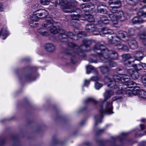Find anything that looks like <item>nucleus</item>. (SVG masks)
Returning <instances> with one entry per match:
<instances>
[{
    "instance_id": "obj_14",
    "label": "nucleus",
    "mask_w": 146,
    "mask_h": 146,
    "mask_svg": "<svg viewBox=\"0 0 146 146\" xmlns=\"http://www.w3.org/2000/svg\"><path fill=\"white\" fill-rule=\"evenodd\" d=\"M83 42L84 44L80 46V48H82V50L84 51H88L90 49L89 46L92 43L91 40L86 39L83 40Z\"/></svg>"
},
{
    "instance_id": "obj_46",
    "label": "nucleus",
    "mask_w": 146,
    "mask_h": 146,
    "mask_svg": "<svg viewBox=\"0 0 146 146\" xmlns=\"http://www.w3.org/2000/svg\"><path fill=\"white\" fill-rule=\"evenodd\" d=\"M123 60L125 62L126 60L131 58V55L129 54H125L122 55Z\"/></svg>"
},
{
    "instance_id": "obj_58",
    "label": "nucleus",
    "mask_w": 146,
    "mask_h": 146,
    "mask_svg": "<svg viewBox=\"0 0 146 146\" xmlns=\"http://www.w3.org/2000/svg\"><path fill=\"white\" fill-rule=\"evenodd\" d=\"M2 3H0V11H2L3 9Z\"/></svg>"
},
{
    "instance_id": "obj_20",
    "label": "nucleus",
    "mask_w": 146,
    "mask_h": 146,
    "mask_svg": "<svg viewBox=\"0 0 146 146\" xmlns=\"http://www.w3.org/2000/svg\"><path fill=\"white\" fill-rule=\"evenodd\" d=\"M136 29L134 28H130L128 30V35H127L128 38H135L136 37L135 34Z\"/></svg>"
},
{
    "instance_id": "obj_35",
    "label": "nucleus",
    "mask_w": 146,
    "mask_h": 146,
    "mask_svg": "<svg viewBox=\"0 0 146 146\" xmlns=\"http://www.w3.org/2000/svg\"><path fill=\"white\" fill-rule=\"evenodd\" d=\"M58 1L57 0H54L52 1V3L53 4L52 5L49 6L48 9L50 11H53L54 9V8L56 7L58 5Z\"/></svg>"
},
{
    "instance_id": "obj_47",
    "label": "nucleus",
    "mask_w": 146,
    "mask_h": 146,
    "mask_svg": "<svg viewBox=\"0 0 146 146\" xmlns=\"http://www.w3.org/2000/svg\"><path fill=\"white\" fill-rule=\"evenodd\" d=\"M77 36L78 37L81 38H83L84 37L86 36V34L85 32L82 31L78 34Z\"/></svg>"
},
{
    "instance_id": "obj_41",
    "label": "nucleus",
    "mask_w": 146,
    "mask_h": 146,
    "mask_svg": "<svg viewBox=\"0 0 146 146\" xmlns=\"http://www.w3.org/2000/svg\"><path fill=\"white\" fill-rule=\"evenodd\" d=\"M89 61L91 63H97L98 62L97 56L95 55L92 56L89 59Z\"/></svg>"
},
{
    "instance_id": "obj_48",
    "label": "nucleus",
    "mask_w": 146,
    "mask_h": 146,
    "mask_svg": "<svg viewBox=\"0 0 146 146\" xmlns=\"http://www.w3.org/2000/svg\"><path fill=\"white\" fill-rule=\"evenodd\" d=\"M65 53L68 54H70L73 56H74L75 53L74 51L72 50H67L65 51Z\"/></svg>"
},
{
    "instance_id": "obj_10",
    "label": "nucleus",
    "mask_w": 146,
    "mask_h": 146,
    "mask_svg": "<svg viewBox=\"0 0 146 146\" xmlns=\"http://www.w3.org/2000/svg\"><path fill=\"white\" fill-rule=\"evenodd\" d=\"M113 33V31L111 29H108L106 28H103L100 30L99 29L98 33H94V35H100L101 36H104L105 34H109V35H112L111 34Z\"/></svg>"
},
{
    "instance_id": "obj_50",
    "label": "nucleus",
    "mask_w": 146,
    "mask_h": 146,
    "mask_svg": "<svg viewBox=\"0 0 146 146\" xmlns=\"http://www.w3.org/2000/svg\"><path fill=\"white\" fill-rule=\"evenodd\" d=\"M141 81L143 85L146 86V75H143L142 77Z\"/></svg>"
},
{
    "instance_id": "obj_60",
    "label": "nucleus",
    "mask_w": 146,
    "mask_h": 146,
    "mask_svg": "<svg viewBox=\"0 0 146 146\" xmlns=\"http://www.w3.org/2000/svg\"><path fill=\"white\" fill-rule=\"evenodd\" d=\"M141 122H145L146 121V119L145 118H142L140 120Z\"/></svg>"
},
{
    "instance_id": "obj_4",
    "label": "nucleus",
    "mask_w": 146,
    "mask_h": 146,
    "mask_svg": "<svg viewBox=\"0 0 146 146\" xmlns=\"http://www.w3.org/2000/svg\"><path fill=\"white\" fill-rule=\"evenodd\" d=\"M52 19L51 17H48L44 21L41 27L37 30L38 33L40 35L47 36L49 35V33L48 30L49 28L52 26Z\"/></svg>"
},
{
    "instance_id": "obj_27",
    "label": "nucleus",
    "mask_w": 146,
    "mask_h": 146,
    "mask_svg": "<svg viewBox=\"0 0 146 146\" xmlns=\"http://www.w3.org/2000/svg\"><path fill=\"white\" fill-rule=\"evenodd\" d=\"M117 19L121 21H123L126 19V17L123 12L122 11H119L117 13Z\"/></svg>"
},
{
    "instance_id": "obj_19",
    "label": "nucleus",
    "mask_w": 146,
    "mask_h": 146,
    "mask_svg": "<svg viewBox=\"0 0 146 146\" xmlns=\"http://www.w3.org/2000/svg\"><path fill=\"white\" fill-rule=\"evenodd\" d=\"M94 4L92 3L82 4L81 5V8L86 12H89L90 9H89L91 7L93 6Z\"/></svg>"
},
{
    "instance_id": "obj_21",
    "label": "nucleus",
    "mask_w": 146,
    "mask_h": 146,
    "mask_svg": "<svg viewBox=\"0 0 146 146\" xmlns=\"http://www.w3.org/2000/svg\"><path fill=\"white\" fill-rule=\"evenodd\" d=\"M104 82L107 84V86L111 88H113L115 83L113 82L110 78L108 76H106L104 79Z\"/></svg>"
},
{
    "instance_id": "obj_64",
    "label": "nucleus",
    "mask_w": 146,
    "mask_h": 146,
    "mask_svg": "<svg viewBox=\"0 0 146 146\" xmlns=\"http://www.w3.org/2000/svg\"><path fill=\"white\" fill-rule=\"evenodd\" d=\"M32 0H27V1H26V2L27 3H29V2L31 1Z\"/></svg>"
},
{
    "instance_id": "obj_61",
    "label": "nucleus",
    "mask_w": 146,
    "mask_h": 146,
    "mask_svg": "<svg viewBox=\"0 0 146 146\" xmlns=\"http://www.w3.org/2000/svg\"><path fill=\"white\" fill-rule=\"evenodd\" d=\"M140 2H142L143 3H146V0H138Z\"/></svg>"
},
{
    "instance_id": "obj_6",
    "label": "nucleus",
    "mask_w": 146,
    "mask_h": 146,
    "mask_svg": "<svg viewBox=\"0 0 146 146\" xmlns=\"http://www.w3.org/2000/svg\"><path fill=\"white\" fill-rule=\"evenodd\" d=\"M121 76L115 75L113 76V79L114 80L113 82H115L113 87L118 88L120 87L121 89L122 86H127V85H125V84H123L122 82H127L130 80L129 76L125 74L121 75Z\"/></svg>"
},
{
    "instance_id": "obj_52",
    "label": "nucleus",
    "mask_w": 146,
    "mask_h": 146,
    "mask_svg": "<svg viewBox=\"0 0 146 146\" xmlns=\"http://www.w3.org/2000/svg\"><path fill=\"white\" fill-rule=\"evenodd\" d=\"M90 82V81L89 80H85L83 87L84 86H87L89 84Z\"/></svg>"
},
{
    "instance_id": "obj_42",
    "label": "nucleus",
    "mask_w": 146,
    "mask_h": 146,
    "mask_svg": "<svg viewBox=\"0 0 146 146\" xmlns=\"http://www.w3.org/2000/svg\"><path fill=\"white\" fill-rule=\"evenodd\" d=\"M30 26L33 28H35L38 27L39 24L38 23H36L35 21L31 20L29 23Z\"/></svg>"
},
{
    "instance_id": "obj_40",
    "label": "nucleus",
    "mask_w": 146,
    "mask_h": 146,
    "mask_svg": "<svg viewBox=\"0 0 146 146\" xmlns=\"http://www.w3.org/2000/svg\"><path fill=\"white\" fill-rule=\"evenodd\" d=\"M137 62L135 63L134 64H135V65H134V68L137 70H139L142 69L143 68V63L140 62L139 64H137L136 63Z\"/></svg>"
},
{
    "instance_id": "obj_34",
    "label": "nucleus",
    "mask_w": 146,
    "mask_h": 146,
    "mask_svg": "<svg viewBox=\"0 0 146 146\" xmlns=\"http://www.w3.org/2000/svg\"><path fill=\"white\" fill-rule=\"evenodd\" d=\"M84 17L85 19L89 22H93L94 21V17L92 15H85L84 16Z\"/></svg>"
},
{
    "instance_id": "obj_63",
    "label": "nucleus",
    "mask_w": 146,
    "mask_h": 146,
    "mask_svg": "<svg viewBox=\"0 0 146 146\" xmlns=\"http://www.w3.org/2000/svg\"><path fill=\"white\" fill-rule=\"evenodd\" d=\"M121 134L123 135H126L128 134V133H121Z\"/></svg>"
},
{
    "instance_id": "obj_18",
    "label": "nucleus",
    "mask_w": 146,
    "mask_h": 146,
    "mask_svg": "<svg viewBox=\"0 0 146 146\" xmlns=\"http://www.w3.org/2000/svg\"><path fill=\"white\" fill-rule=\"evenodd\" d=\"M134 39L132 38H128L127 40L129 45L130 48L132 49H135L138 47L137 43Z\"/></svg>"
},
{
    "instance_id": "obj_13",
    "label": "nucleus",
    "mask_w": 146,
    "mask_h": 146,
    "mask_svg": "<svg viewBox=\"0 0 146 146\" xmlns=\"http://www.w3.org/2000/svg\"><path fill=\"white\" fill-rule=\"evenodd\" d=\"M72 12H75L77 13V14H72L71 15V17L72 19L74 20H79L80 19H82L81 18L82 17V16L80 14L81 11L80 9H76V10H74V11L72 10Z\"/></svg>"
},
{
    "instance_id": "obj_55",
    "label": "nucleus",
    "mask_w": 146,
    "mask_h": 146,
    "mask_svg": "<svg viewBox=\"0 0 146 146\" xmlns=\"http://www.w3.org/2000/svg\"><path fill=\"white\" fill-rule=\"evenodd\" d=\"M123 70V68L122 67H120V68H117V71L118 73L120 75H122V74H120L119 73V72L122 71Z\"/></svg>"
},
{
    "instance_id": "obj_43",
    "label": "nucleus",
    "mask_w": 146,
    "mask_h": 146,
    "mask_svg": "<svg viewBox=\"0 0 146 146\" xmlns=\"http://www.w3.org/2000/svg\"><path fill=\"white\" fill-rule=\"evenodd\" d=\"M94 67L92 66L88 65L86 67V73L89 74L91 72V71L94 70Z\"/></svg>"
},
{
    "instance_id": "obj_17",
    "label": "nucleus",
    "mask_w": 146,
    "mask_h": 146,
    "mask_svg": "<svg viewBox=\"0 0 146 146\" xmlns=\"http://www.w3.org/2000/svg\"><path fill=\"white\" fill-rule=\"evenodd\" d=\"M99 58L100 60L104 62L108 63L110 66L111 67H115L117 65L115 62L113 61H111L110 60H108V59H106L105 57L103 56L102 55H99Z\"/></svg>"
},
{
    "instance_id": "obj_31",
    "label": "nucleus",
    "mask_w": 146,
    "mask_h": 146,
    "mask_svg": "<svg viewBox=\"0 0 146 146\" xmlns=\"http://www.w3.org/2000/svg\"><path fill=\"white\" fill-rule=\"evenodd\" d=\"M143 53L141 52H138L136 53L135 57L137 60V62L138 60L140 61L143 58Z\"/></svg>"
},
{
    "instance_id": "obj_22",
    "label": "nucleus",
    "mask_w": 146,
    "mask_h": 146,
    "mask_svg": "<svg viewBox=\"0 0 146 146\" xmlns=\"http://www.w3.org/2000/svg\"><path fill=\"white\" fill-rule=\"evenodd\" d=\"M52 25L50 28H49L48 30H49L51 33L53 34H56L58 32V31H59V30L60 29H58L57 27L55 26L54 21L52 19Z\"/></svg>"
},
{
    "instance_id": "obj_51",
    "label": "nucleus",
    "mask_w": 146,
    "mask_h": 146,
    "mask_svg": "<svg viewBox=\"0 0 146 146\" xmlns=\"http://www.w3.org/2000/svg\"><path fill=\"white\" fill-rule=\"evenodd\" d=\"M102 84L98 82H96L95 84V87L96 90H99L102 87Z\"/></svg>"
},
{
    "instance_id": "obj_9",
    "label": "nucleus",
    "mask_w": 146,
    "mask_h": 146,
    "mask_svg": "<svg viewBox=\"0 0 146 146\" xmlns=\"http://www.w3.org/2000/svg\"><path fill=\"white\" fill-rule=\"evenodd\" d=\"M68 1L66 0H59V5L62 6V9L64 12L66 13H72V12L71 9V7L68 4Z\"/></svg>"
},
{
    "instance_id": "obj_25",
    "label": "nucleus",
    "mask_w": 146,
    "mask_h": 146,
    "mask_svg": "<svg viewBox=\"0 0 146 146\" xmlns=\"http://www.w3.org/2000/svg\"><path fill=\"white\" fill-rule=\"evenodd\" d=\"M8 33L6 27H4L2 28L0 32V36L2 37V39L4 40L7 37Z\"/></svg>"
},
{
    "instance_id": "obj_5",
    "label": "nucleus",
    "mask_w": 146,
    "mask_h": 146,
    "mask_svg": "<svg viewBox=\"0 0 146 146\" xmlns=\"http://www.w3.org/2000/svg\"><path fill=\"white\" fill-rule=\"evenodd\" d=\"M109 42L111 44H115L120 40L125 41L128 39L127 34L125 31H120L117 35L113 34L108 36Z\"/></svg>"
},
{
    "instance_id": "obj_62",
    "label": "nucleus",
    "mask_w": 146,
    "mask_h": 146,
    "mask_svg": "<svg viewBox=\"0 0 146 146\" xmlns=\"http://www.w3.org/2000/svg\"><path fill=\"white\" fill-rule=\"evenodd\" d=\"M71 62L73 63H74L76 62V60H75V59H74V60H73L72 59H71Z\"/></svg>"
},
{
    "instance_id": "obj_56",
    "label": "nucleus",
    "mask_w": 146,
    "mask_h": 146,
    "mask_svg": "<svg viewBox=\"0 0 146 146\" xmlns=\"http://www.w3.org/2000/svg\"><path fill=\"white\" fill-rule=\"evenodd\" d=\"M140 127L141 130H143L145 129V126L143 124H140Z\"/></svg>"
},
{
    "instance_id": "obj_45",
    "label": "nucleus",
    "mask_w": 146,
    "mask_h": 146,
    "mask_svg": "<svg viewBox=\"0 0 146 146\" xmlns=\"http://www.w3.org/2000/svg\"><path fill=\"white\" fill-rule=\"evenodd\" d=\"M119 8H116L115 6H110L109 7L110 11L113 13H116L117 11V9Z\"/></svg>"
},
{
    "instance_id": "obj_7",
    "label": "nucleus",
    "mask_w": 146,
    "mask_h": 146,
    "mask_svg": "<svg viewBox=\"0 0 146 146\" xmlns=\"http://www.w3.org/2000/svg\"><path fill=\"white\" fill-rule=\"evenodd\" d=\"M142 9H143V11L138 12V16L135 17L133 19L132 22L133 24H139L143 23V20L142 19L146 17V5L143 7Z\"/></svg>"
},
{
    "instance_id": "obj_24",
    "label": "nucleus",
    "mask_w": 146,
    "mask_h": 146,
    "mask_svg": "<svg viewBox=\"0 0 146 146\" xmlns=\"http://www.w3.org/2000/svg\"><path fill=\"white\" fill-rule=\"evenodd\" d=\"M118 42L115 44H113L115 45L116 48L118 49H122V50L127 51L128 50V47L125 45H124L121 43H118Z\"/></svg>"
},
{
    "instance_id": "obj_1",
    "label": "nucleus",
    "mask_w": 146,
    "mask_h": 146,
    "mask_svg": "<svg viewBox=\"0 0 146 146\" xmlns=\"http://www.w3.org/2000/svg\"><path fill=\"white\" fill-rule=\"evenodd\" d=\"M118 88L115 87L114 86L112 88L113 90H106L104 94L105 101L104 102L103 106L101 107V109L100 110V115L99 116H96L95 117L96 125L102 122V119L103 114H110L113 113L112 111L113 108L112 106V102H108L106 101V100L113 95L115 92L118 94Z\"/></svg>"
},
{
    "instance_id": "obj_3",
    "label": "nucleus",
    "mask_w": 146,
    "mask_h": 146,
    "mask_svg": "<svg viewBox=\"0 0 146 146\" xmlns=\"http://www.w3.org/2000/svg\"><path fill=\"white\" fill-rule=\"evenodd\" d=\"M127 86H122L121 89L120 87H118V94H128L129 96H131L132 94L134 95H137L138 88L139 87H136V83L133 82H130L127 84H125Z\"/></svg>"
},
{
    "instance_id": "obj_49",
    "label": "nucleus",
    "mask_w": 146,
    "mask_h": 146,
    "mask_svg": "<svg viewBox=\"0 0 146 146\" xmlns=\"http://www.w3.org/2000/svg\"><path fill=\"white\" fill-rule=\"evenodd\" d=\"M68 45L70 47L76 49H78L79 48L78 46L77 45L72 42H69L68 43Z\"/></svg>"
},
{
    "instance_id": "obj_39",
    "label": "nucleus",
    "mask_w": 146,
    "mask_h": 146,
    "mask_svg": "<svg viewBox=\"0 0 146 146\" xmlns=\"http://www.w3.org/2000/svg\"><path fill=\"white\" fill-rule=\"evenodd\" d=\"M139 37L140 39L146 40L145 41L143 42V44L146 45V33L143 32L142 33H139Z\"/></svg>"
},
{
    "instance_id": "obj_2",
    "label": "nucleus",
    "mask_w": 146,
    "mask_h": 146,
    "mask_svg": "<svg viewBox=\"0 0 146 146\" xmlns=\"http://www.w3.org/2000/svg\"><path fill=\"white\" fill-rule=\"evenodd\" d=\"M99 50L101 51V53H98L97 54V55L99 57L100 55H102L108 60H115L118 57L117 52L112 50H108L104 46V43L103 42L98 43L95 46L94 48V50Z\"/></svg>"
},
{
    "instance_id": "obj_16",
    "label": "nucleus",
    "mask_w": 146,
    "mask_h": 146,
    "mask_svg": "<svg viewBox=\"0 0 146 146\" xmlns=\"http://www.w3.org/2000/svg\"><path fill=\"white\" fill-rule=\"evenodd\" d=\"M128 73L129 74L131 78L134 80L137 79L139 77V74L137 71L132 69H129L127 70Z\"/></svg>"
},
{
    "instance_id": "obj_54",
    "label": "nucleus",
    "mask_w": 146,
    "mask_h": 146,
    "mask_svg": "<svg viewBox=\"0 0 146 146\" xmlns=\"http://www.w3.org/2000/svg\"><path fill=\"white\" fill-rule=\"evenodd\" d=\"M99 79V78L98 76L92 77L91 78L90 80L93 81H97Z\"/></svg>"
},
{
    "instance_id": "obj_29",
    "label": "nucleus",
    "mask_w": 146,
    "mask_h": 146,
    "mask_svg": "<svg viewBox=\"0 0 146 146\" xmlns=\"http://www.w3.org/2000/svg\"><path fill=\"white\" fill-rule=\"evenodd\" d=\"M136 62H137V60H133L132 62H130L129 61H127L125 62L124 63V64L126 66L129 67H134V65H136L135 64H134V63Z\"/></svg>"
},
{
    "instance_id": "obj_28",
    "label": "nucleus",
    "mask_w": 146,
    "mask_h": 146,
    "mask_svg": "<svg viewBox=\"0 0 146 146\" xmlns=\"http://www.w3.org/2000/svg\"><path fill=\"white\" fill-rule=\"evenodd\" d=\"M138 89L137 95L142 98L146 99V92L143 90H140L139 87Z\"/></svg>"
},
{
    "instance_id": "obj_11",
    "label": "nucleus",
    "mask_w": 146,
    "mask_h": 146,
    "mask_svg": "<svg viewBox=\"0 0 146 146\" xmlns=\"http://www.w3.org/2000/svg\"><path fill=\"white\" fill-rule=\"evenodd\" d=\"M97 10L99 13L103 14H107L108 13V7L105 5L100 3L97 5Z\"/></svg>"
},
{
    "instance_id": "obj_30",
    "label": "nucleus",
    "mask_w": 146,
    "mask_h": 146,
    "mask_svg": "<svg viewBox=\"0 0 146 146\" xmlns=\"http://www.w3.org/2000/svg\"><path fill=\"white\" fill-rule=\"evenodd\" d=\"M36 11L31 16V20L35 21H37L39 20L40 18L39 16L36 14Z\"/></svg>"
},
{
    "instance_id": "obj_38",
    "label": "nucleus",
    "mask_w": 146,
    "mask_h": 146,
    "mask_svg": "<svg viewBox=\"0 0 146 146\" xmlns=\"http://www.w3.org/2000/svg\"><path fill=\"white\" fill-rule=\"evenodd\" d=\"M138 0H126L127 3L133 6H135L137 4Z\"/></svg>"
},
{
    "instance_id": "obj_32",
    "label": "nucleus",
    "mask_w": 146,
    "mask_h": 146,
    "mask_svg": "<svg viewBox=\"0 0 146 146\" xmlns=\"http://www.w3.org/2000/svg\"><path fill=\"white\" fill-rule=\"evenodd\" d=\"M100 71L103 74L107 73L110 70L109 68L107 66H101L100 67Z\"/></svg>"
},
{
    "instance_id": "obj_59",
    "label": "nucleus",
    "mask_w": 146,
    "mask_h": 146,
    "mask_svg": "<svg viewBox=\"0 0 146 146\" xmlns=\"http://www.w3.org/2000/svg\"><path fill=\"white\" fill-rule=\"evenodd\" d=\"M143 68L144 70H146V63H143Z\"/></svg>"
},
{
    "instance_id": "obj_57",
    "label": "nucleus",
    "mask_w": 146,
    "mask_h": 146,
    "mask_svg": "<svg viewBox=\"0 0 146 146\" xmlns=\"http://www.w3.org/2000/svg\"><path fill=\"white\" fill-rule=\"evenodd\" d=\"M119 98L117 96H114L112 98V100L113 101H115L117 99Z\"/></svg>"
},
{
    "instance_id": "obj_37",
    "label": "nucleus",
    "mask_w": 146,
    "mask_h": 146,
    "mask_svg": "<svg viewBox=\"0 0 146 146\" xmlns=\"http://www.w3.org/2000/svg\"><path fill=\"white\" fill-rule=\"evenodd\" d=\"M68 5L70 6L72 10V7H76L77 5V2L75 0H68Z\"/></svg>"
},
{
    "instance_id": "obj_36",
    "label": "nucleus",
    "mask_w": 146,
    "mask_h": 146,
    "mask_svg": "<svg viewBox=\"0 0 146 146\" xmlns=\"http://www.w3.org/2000/svg\"><path fill=\"white\" fill-rule=\"evenodd\" d=\"M100 21L102 23L107 24L109 23V20L107 17L103 16L100 17Z\"/></svg>"
},
{
    "instance_id": "obj_12",
    "label": "nucleus",
    "mask_w": 146,
    "mask_h": 146,
    "mask_svg": "<svg viewBox=\"0 0 146 146\" xmlns=\"http://www.w3.org/2000/svg\"><path fill=\"white\" fill-rule=\"evenodd\" d=\"M98 28V25H96L93 24H87L86 28V31L89 32H98L99 30Z\"/></svg>"
},
{
    "instance_id": "obj_15",
    "label": "nucleus",
    "mask_w": 146,
    "mask_h": 146,
    "mask_svg": "<svg viewBox=\"0 0 146 146\" xmlns=\"http://www.w3.org/2000/svg\"><path fill=\"white\" fill-rule=\"evenodd\" d=\"M36 14L38 15L40 19L45 18L48 14V11L44 9H39L36 11Z\"/></svg>"
},
{
    "instance_id": "obj_23",
    "label": "nucleus",
    "mask_w": 146,
    "mask_h": 146,
    "mask_svg": "<svg viewBox=\"0 0 146 146\" xmlns=\"http://www.w3.org/2000/svg\"><path fill=\"white\" fill-rule=\"evenodd\" d=\"M109 4L110 5H114L116 8H120L121 6V3L119 0H109Z\"/></svg>"
},
{
    "instance_id": "obj_53",
    "label": "nucleus",
    "mask_w": 146,
    "mask_h": 146,
    "mask_svg": "<svg viewBox=\"0 0 146 146\" xmlns=\"http://www.w3.org/2000/svg\"><path fill=\"white\" fill-rule=\"evenodd\" d=\"M87 102H92L96 104L97 103V102L94 100V99L91 98H88L87 100Z\"/></svg>"
},
{
    "instance_id": "obj_26",
    "label": "nucleus",
    "mask_w": 146,
    "mask_h": 146,
    "mask_svg": "<svg viewBox=\"0 0 146 146\" xmlns=\"http://www.w3.org/2000/svg\"><path fill=\"white\" fill-rule=\"evenodd\" d=\"M44 47L46 50L49 52H52L55 50V46L52 44H45Z\"/></svg>"
},
{
    "instance_id": "obj_33",
    "label": "nucleus",
    "mask_w": 146,
    "mask_h": 146,
    "mask_svg": "<svg viewBox=\"0 0 146 146\" xmlns=\"http://www.w3.org/2000/svg\"><path fill=\"white\" fill-rule=\"evenodd\" d=\"M109 17L110 18L111 21L114 24L117 23V19L115 16L113 14H110L108 15Z\"/></svg>"
},
{
    "instance_id": "obj_44",
    "label": "nucleus",
    "mask_w": 146,
    "mask_h": 146,
    "mask_svg": "<svg viewBox=\"0 0 146 146\" xmlns=\"http://www.w3.org/2000/svg\"><path fill=\"white\" fill-rule=\"evenodd\" d=\"M54 0H41L40 1L41 4L43 5H48L49 2H52V1Z\"/></svg>"
},
{
    "instance_id": "obj_8",
    "label": "nucleus",
    "mask_w": 146,
    "mask_h": 146,
    "mask_svg": "<svg viewBox=\"0 0 146 146\" xmlns=\"http://www.w3.org/2000/svg\"><path fill=\"white\" fill-rule=\"evenodd\" d=\"M68 37L73 39H76V38L77 37L74 34L72 33L68 32L66 35L65 31L62 29H61L59 30V35L58 36V38L62 41H65L66 40H63V39H66Z\"/></svg>"
}]
</instances>
